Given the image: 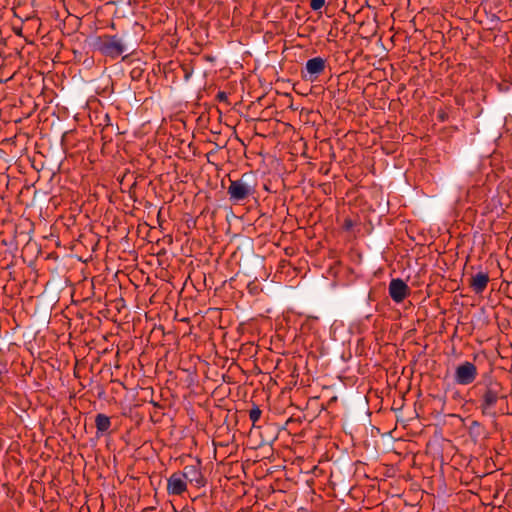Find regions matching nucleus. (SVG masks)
Masks as SVG:
<instances>
[{"label": "nucleus", "instance_id": "nucleus-2", "mask_svg": "<svg viewBox=\"0 0 512 512\" xmlns=\"http://www.w3.org/2000/svg\"><path fill=\"white\" fill-rule=\"evenodd\" d=\"M96 48L105 56L117 58L125 51L124 42L117 36L105 35L99 37Z\"/></svg>", "mask_w": 512, "mask_h": 512}, {"label": "nucleus", "instance_id": "nucleus-11", "mask_svg": "<svg viewBox=\"0 0 512 512\" xmlns=\"http://www.w3.org/2000/svg\"><path fill=\"white\" fill-rule=\"evenodd\" d=\"M261 417V410L258 407H254L249 412V418L253 423H256Z\"/></svg>", "mask_w": 512, "mask_h": 512}, {"label": "nucleus", "instance_id": "nucleus-3", "mask_svg": "<svg viewBox=\"0 0 512 512\" xmlns=\"http://www.w3.org/2000/svg\"><path fill=\"white\" fill-rule=\"evenodd\" d=\"M477 377V368L471 362H464L455 369L454 380L459 385H469Z\"/></svg>", "mask_w": 512, "mask_h": 512}, {"label": "nucleus", "instance_id": "nucleus-5", "mask_svg": "<svg viewBox=\"0 0 512 512\" xmlns=\"http://www.w3.org/2000/svg\"><path fill=\"white\" fill-rule=\"evenodd\" d=\"M410 289L408 285L399 278L392 279L389 283V295L396 303H401L408 295Z\"/></svg>", "mask_w": 512, "mask_h": 512}, {"label": "nucleus", "instance_id": "nucleus-6", "mask_svg": "<svg viewBox=\"0 0 512 512\" xmlns=\"http://www.w3.org/2000/svg\"><path fill=\"white\" fill-rule=\"evenodd\" d=\"M186 480V482H189L190 484L195 485L196 487H203L205 485V479L203 477V474L200 470L199 464L197 465H186L183 468V471L181 473Z\"/></svg>", "mask_w": 512, "mask_h": 512}, {"label": "nucleus", "instance_id": "nucleus-10", "mask_svg": "<svg viewBox=\"0 0 512 512\" xmlns=\"http://www.w3.org/2000/svg\"><path fill=\"white\" fill-rule=\"evenodd\" d=\"M97 431L104 433L108 431L111 426L110 418L104 414H98L95 419Z\"/></svg>", "mask_w": 512, "mask_h": 512}, {"label": "nucleus", "instance_id": "nucleus-9", "mask_svg": "<svg viewBox=\"0 0 512 512\" xmlns=\"http://www.w3.org/2000/svg\"><path fill=\"white\" fill-rule=\"evenodd\" d=\"M488 282V274L484 272H478L471 278L470 286L475 293L480 294L486 289Z\"/></svg>", "mask_w": 512, "mask_h": 512}, {"label": "nucleus", "instance_id": "nucleus-12", "mask_svg": "<svg viewBox=\"0 0 512 512\" xmlns=\"http://www.w3.org/2000/svg\"><path fill=\"white\" fill-rule=\"evenodd\" d=\"M325 5V0H311L310 7L312 10H319Z\"/></svg>", "mask_w": 512, "mask_h": 512}, {"label": "nucleus", "instance_id": "nucleus-1", "mask_svg": "<svg viewBox=\"0 0 512 512\" xmlns=\"http://www.w3.org/2000/svg\"><path fill=\"white\" fill-rule=\"evenodd\" d=\"M256 181L253 175L244 173L241 178L231 180L227 193L231 201L239 203L254 195Z\"/></svg>", "mask_w": 512, "mask_h": 512}, {"label": "nucleus", "instance_id": "nucleus-7", "mask_svg": "<svg viewBox=\"0 0 512 512\" xmlns=\"http://www.w3.org/2000/svg\"><path fill=\"white\" fill-rule=\"evenodd\" d=\"M498 399H499L498 390L493 387L488 388L482 397L481 408H482L483 414L488 415V416H494L495 415L494 407H495Z\"/></svg>", "mask_w": 512, "mask_h": 512}, {"label": "nucleus", "instance_id": "nucleus-8", "mask_svg": "<svg viewBox=\"0 0 512 512\" xmlns=\"http://www.w3.org/2000/svg\"><path fill=\"white\" fill-rule=\"evenodd\" d=\"M187 490V482L181 473H173L167 480L169 495H181Z\"/></svg>", "mask_w": 512, "mask_h": 512}, {"label": "nucleus", "instance_id": "nucleus-4", "mask_svg": "<svg viewBox=\"0 0 512 512\" xmlns=\"http://www.w3.org/2000/svg\"><path fill=\"white\" fill-rule=\"evenodd\" d=\"M326 67V60L322 57H314L306 62L303 78L311 82L317 80Z\"/></svg>", "mask_w": 512, "mask_h": 512}]
</instances>
